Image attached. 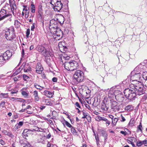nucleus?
<instances>
[{"mask_svg": "<svg viewBox=\"0 0 147 147\" xmlns=\"http://www.w3.org/2000/svg\"><path fill=\"white\" fill-rule=\"evenodd\" d=\"M141 82H137L135 84H131L129 86L130 88L134 90L136 94H137L139 95H140L145 93L143 86L141 85Z\"/></svg>", "mask_w": 147, "mask_h": 147, "instance_id": "obj_1", "label": "nucleus"}, {"mask_svg": "<svg viewBox=\"0 0 147 147\" xmlns=\"http://www.w3.org/2000/svg\"><path fill=\"white\" fill-rule=\"evenodd\" d=\"M79 63L74 61L69 62L66 61L64 63L65 68L68 71H74L78 69L79 68Z\"/></svg>", "mask_w": 147, "mask_h": 147, "instance_id": "obj_2", "label": "nucleus"}, {"mask_svg": "<svg viewBox=\"0 0 147 147\" xmlns=\"http://www.w3.org/2000/svg\"><path fill=\"white\" fill-rule=\"evenodd\" d=\"M5 36L8 41H12L15 38L16 34L15 30L13 28H10L5 31Z\"/></svg>", "mask_w": 147, "mask_h": 147, "instance_id": "obj_3", "label": "nucleus"}, {"mask_svg": "<svg viewBox=\"0 0 147 147\" xmlns=\"http://www.w3.org/2000/svg\"><path fill=\"white\" fill-rule=\"evenodd\" d=\"M125 97L130 100H132L136 97V94L134 90L131 88H126L124 90Z\"/></svg>", "mask_w": 147, "mask_h": 147, "instance_id": "obj_4", "label": "nucleus"}, {"mask_svg": "<svg viewBox=\"0 0 147 147\" xmlns=\"http://www.w3.org/2000/svg\"><path fill=\"white\" fill-rule=\"evenodd\" d=\"M12 16L10 13H7L6 9H1L0 11V21L3 20L11 22L12 21L11 18Z\"/></svg>", "mask_w": 147, "mask_h": 147, "instance_id": "obj_5", "label": "nucleus"}, {"mask_svg": "<svg viewBox=\"0 0 147 147\" xmlns=\"http://www.w3.org/2000/svg\"><path fill=\"white\" fill-rule=\"evenodd\" d=\"M74 77L78 82L80 83L84 80V73L82 71L77 70L75 71Z\"/></svg>", "mask_w": 147, "mask_h": 147, "instance_id": "obj_6", "label": "nucleus"}, {"mask_svg": "<svg viewBox=\"0 0 147 147\" xmlns=\"http://www.w3.org/2000/svg\"><path fill=\"white\" fill-rule=\"evenodd\" d=\"M12 56V53L10 50L6 51L3 55L0 56V62H3L7 60Z\"/></svg>", "mask_w": 147, "mask_h": 147, "instance_id": "obj_7", "label": "nucleus"}, {"mask_svg": "<svg viewBox=\"0 0 147 147\" xmlns=\"http://www.w3.org/2000/svg\"><path fill=\"white\" fill-rule=\"evenodd\" d=\"M55 32L53 36L55 40H59L62 37L63 35V32L60 29L56 28Z\"/></svg>", "mask_w": 147, "mask_h": 147, "instance_id": "obj_8", "label": "nucleus"}, {"mask_svg": "<svg viewBox=\"0 0 147 147\" xmlns=\"http://www.w3.org/2000/svg\"><path fill=\"white\" fill-rule=\"evenodd\" d=\"M111 108L115 111H118L120 109L117 102L113 100H111Z\"/></svg>", "mask_w": 147, "mask_h": 147, "instance_id": "obj_9", "label": "nucleus"}, {"mask_svg": "<svg viewBox=\"0 0 147 147\" xmlns=\"http://www.w3.org/2000/svg\"><path fill=\"white\" fill-rule=\"evenodd\" d=\"M33 130H35L34 129L32 130L28 129H24L22 134V136L24 138L26 139V138L32 134Z\"/></svg>", "mask_w": 147, "mask_h": 147, "instance_id": "obj_10", "label": "nucleus"}, {"mask_svg": "<svg viewBox=\"0 0 147 147\" xmlns=\"http://www.w3.org/2000/svg\"><path fill=\"white\" fill-rule=\"evenodd\" d=\"M58 27L57 21L54 19L50 20L49 28L51 30L52 29H56Z\"/></svg>", "mask_w": 147, "mask_h": 147, "instance_id": "obj_11", "label": "nucleus"}, {"mask_svg": "<svg viewBox=\"0 0 147 147\" xmlns=\"http://www.w3.org/2000/svg\"><path fill=\"white\" fill-rule=\"evenodd\" d=\"M54 6V9L55 11H59L62 8L63 5L60 1L57 2Z\"/></svg>", "mask_w": 147, "mask_h": 147, "instance_id": "obj_12", "label": "nucleus"}, {"mask_svg": "<svg viewBox=\"0 0 147 147\" xmlns=\"http://www.w3.org/2000/svg\"><path fill=\"white\" fill-rule=\"evenodd\" d=\"M45 53L44 54V56L45 57H49V56L53 57L54 56V53L51 48H47L45 52Z\"/></svg>", "mask_w": 147, "mask_h": 147, "instance_id": "obj_13", "label": "nucleus"}, {"mask_svg": "<svg viewBox=\"0 0 147 147\" xmlns=\"http://www.w3.org/2000/svg\"><path fill=\"white\" fill-rule=\"evenodd\" d=\"M36 72L39 74H41L43 69L41 64L39 62L37 63L36 65Z\"/></svg>", "mask_w": 147, "mask_h": 147, "instance_id": "obj_14", "label": "nucleus"}, {"mask_svg": "<svg viewBox=\"0 0 147 147\" xmlns=\"http://www.w3.org/2000/svg\"><path fill=\"white\" fill-rule=\"evenodd\" d=\"M22 95L25 98H27L29 96V92L27 91L26 88H23L20 90Z\"/></svg>", "mask_w": 147, "mask_h": 147, "instance_id": "obj_15", "label": "nucleus"}, {"mask_svg": "<svg viewBox=\"0 0 147 147\" xmlns=\"http://www.w3.org/2000/svg\"><path fill=\"white\" fill-rule=\"evenodd\" d=\"M9 3L11 6V9L14 15V9H16L17 6L15 3V1L14 0H9Z\"/></svg>", "mask_w": 147, "mask_h": 147, "instance_id": "obj_16", "label": "nucleus"}, {"mask_svg": "<svg viewBox=\"0 0 147 147\" xmlns=\"http://www.w3.org/2000/svg\"><path fill=\"white\" fill-rule=\"evenodd\" d=\"M53 101L50 99H47L46 97H43L42 98V102L43 104L46 105H52Z\"/></svg>", "mask_w": 147, "mask_h": 147, "instance_id": "obj_17", "label": "nucleus"}, {"mask_svg": "<svg viewBox=\"0 0 147 147\" xmlns=\"http://www.w3.org/2000/svg\"><path fill=\"white\" fill-rule=\"evenodd\" d=\"M115 98L119 102H122L125 98L123 94L121 93L115 95Z\"/></svg>", "mask_w": 147, "mask_h": 147, "instance_id": "obj_18", "label": "nucleus"}, {"mask_svg": "<svg viewBox=\"0 0 147 147\" xmlns=\"http://www.w3.org/2000/svg\"><path fill=\"white\" fill-rule=\"evenodd\" d=\"M141 74L140 73H136L135 74L131 76V78L134 81H138L137 82H139V80L141 78Z\"/></svg>", "mask_w": 147, "mask_h": 147, "instance_id": "obj_19", "label": "nucleus"}, {"mask_svg": "<svg viewBox=\"0 0 147 147\" xmlns=\"http://www.w3.org/2000/svg\"><path fill=\"white\" fill-rule=\"evenodd\" d=\"M33 95L34 98V100L35 102H38L39 100V97L38 96V92L35 90L33 92Z\"/></svg>", "mask_w": 147, "mask_h": 147, "instance_id": "obj_20", "label": "nucleus"}, {"mask_svg": "<svg viewBox=\"0 0 147 147\" xmlns=\"http://www.w3.org/2000/svg\"><path fill=\"white\" fill-rule=\"evenodd\" d=\"M109 108V106L106 104L104 102H102L101 105V109L103 111V112L107 111Z\"/></svg>", "mask_w": 147, "mask_h": 147, "instance_id": "obj_21", "label": "nucleus"}, {"mask_svg": "<svg viewBox=\"0 0 147 147\" xmlns=\"http://www.w3.org/2000/svg\"><path fill=\"white\" fill-rule=\"evenodd\" d=\"M29 9H23V11L22 13V16L25 15V18H27L29 16Z\"/></svg>", "mask_w": 147, "mask_h": 147, "instance_id": "obj_22", "label": "nucleus"}, {"mask_svg": "<svg viewBox=\"0 0 147 147\" xmlns=\"http://www.w3.org/2000/svg\"><path fill=\"white\" fill-rule=\"evenodd\" d=\"M127 140L129 143L131 144H134V142L136 141L137 139L136 138L134 137H131L128 138Z\"/></svg>", "mask_w": 147, "mask_h": 147, "instance_id": "obj_23", "label": "nucleus"}, {"mask_svg": "<svg viewBox=\"0 0 147 147\" xmlns=\"http://www.w3.org/2000/svg\"><path fill=\"white\" fill-rule=\"evenodd\" d=\"M102 136L104 138L105 141L107 138L108 134L106 131L104 129H101L100 131Z\"/></svg>", "mask_w": 147, "mask_h": 147, "instance_id": "obj_24", "label": "nucleus"}, {"mask_svg": "<svg viewBox=\"0 0 147 147\" xmlns=\"http://www.w3.org/2000/svg\"><path fill=\"white\" fill-rule=\"evenodd\" d=\"M43 93L45 96L49 98L52 97L53 95L52 92L47 90H45Z\"/></svg>", "mask_w": 147, "mask_h": 147, "instance_id": "obj_25", "label": "nucleus"}, {"mask_svg": "<svg viewBox=\"0 0 147 147\" xmlns=\"http://www.w3.org/2000/svg\"><path fill=\"white\" fill-rule=\"evenodd\" d=\"M35 49L37 51L40 53L45 49V47L42 45H38L36 46Z\"/></svg>", "mask_w": 147, "mask_h": 147, "instance_id": "obj_26", "label": "nucleus"}, {"mask_svg": "<svg viewBox=\"0 0 147 147\" xmlns=\"http://www.w3.org/2000/svg\"><path fill=\"white\" fill-rule=\"evenodd\" d=\"M143 129V127L142 125V124L141 122H140V123L139 125L137 127V130H136V131L137 132H140L141 133H142Z\"/></svg>", "mask_w": 147, "mask_h": 147, "instance_id": "obj_27", "label": "nucleus"}, {"mask_svg": "<svg viewBox=\"0 0 147 147\" xmlns=\"http://www.w3.org/2000/svg\"><path fill=\"white\" fill-rule=\"evenodd\" d=\"M115 95V94L114 90L113 89H111L109 92V93L108 94L109 97L110 98H111L113 97Z\"/></svg>", "mask_w": 147, "mask_h": 147, "instance_id": "obj_28", "label": "nucleus"}, {"mask_svg": "<svg viewBox=\"0 0 147 147\" xmlns=\"http://www.w3.org/2000/svg\"><path fill=\"white\" fill-rule=\"evenodd\" d=\"M71 133L74 135L78 136L79 134L78 132L76 130L75 128L73 127H72L71 128Z\"/></svg>", "mask_w": 147, "mask_h": 147, "instance_id": "obj_29", "label": "nucleus"}, {"mask_svg": "<svg viewBox=\"0 0 147 147\" xmlns=\"http://www.w3.org/2000/svg\"><path fill=\"white\" fill-rule=\"evenodd\" d=\"M133 107L131 105H127L125 108V110L127 111H130L133 110Z\"/></svg>", "mask_w": 147, "mask_h": 147, "instance_id": "obj_30", "label": "nucleus"}, {"mask_svg": "<svg viewBox=\"0 0 147 147\" xmlns=\"http://www.w3.org/2000/svg\"><path fill=\"white\" fill-rule=\"evenodd\" d=\"M57 23L59 22L60 24H63L64 21V18L63 17L61 16L59 17L57 19Z\"/></svg>", "mask_w": 147, "mask_h": 147, "instance_id": "obj_31", "label": "nucleus"}, {"mask_svg": "<svg viewBox=\"0 0 147 147\" xmlns=\"http://www.w3.org/2000/svg\"><path fill=\"white\" fill-rule=\"evenodd\" d=\"M37 17L40 21L44 22L43 13H38Z\"/></svg>", "mask_w": 147, "mask_h": 147, "instance_id": "obj_32", "label": "nucleus"}, {"mask_svg": "<svg viewBox=\"0 0 147 147\" xmlns=\"http://www.w3.org/2000/svg\"><path fill=\"white\" fill-rule=\"evenodd\" d=\"M34 87L37 89H39L40 90H42L43 88H44L43 87L40 86L38 85L37 83H35L34 84Z\"/></svg>", "mask_w": 147, "mask_h": 147, "instance_id": "obj_33", "label": "nucleus"}, {"mask_svg": "<svg viewBox=\"0 0 147 147\" xmlns=\"http://www.w3.org/2000/svg\"><path fill=\"white\" fill-rule=\"evenodd\" d=\"M38 13H43V10L41 4H39L38 6Z\"/></svg>", "mask_w": 147, "mask_h": 147, "instance_id": "obj_34", "label": "nucleus"}, {"mask_svg": "<svg viewBox=\"0 0 147 147\" xmlns=\"http://www.w3.org/2000/svg\"><path fill=\"white\" fill-rule=\"evenodd\" d=\"M126 130L128 131V132H126V131H120V133L123 134L124 136H126L127 134H131V132L128 130V129H125Z\"/></svg>", "mask_w": 147, "mask_h": 147, "instance_id": "obj_35", "label": "nucleus"}, {"mask_svg": "<svg viewBox=\"0 0 147 147\" xmlns=\"http://www.w3.org/2000/svg\"><path fill=\"white\" fill-rule=\"evenodd\" d=\"M102 121H104L106 122L105 124L107 126H109L110 124V122L108 119L107 118H105L104 117H103V119H102Z\"/></svg>", "mask_w": 147, "mask_h": 147, "instance_id": "obj_36", "label": "nucleus"}, {"mask_svg": "<svg viewBox=\"0 0 147 147\" xmlns=\"http://www.w3.org/2000/svg\"><path fill=\"white\" fill-rule=\"evenodd\" d=\"M32 69L30 67L28 66V67H26V66L24 69V72H28L31 71Z\"/></svg>", "mask_w": 147, "mask_h": 147, "instance_id": "obj_37", "label": "nucleus"}, {"mask_svg": "<svg viewBox=\"0 0 147 147\" xmlns=\"http://www.w3.org/2000/svg\"><path fill=\"white\" fill-rule=\"evenodd\" d=\"M64 121L65 122V124L63 123L64 126L65 125L67 126V127L69 128H71L72 127V125L67 121L64 120Z\"/></svg>", "mask_w": 147, "mask_h": 147, "instance_id": "obj_38", "label": "nucleus"}, {"mask_svg": "<svg viewBox=\"0 0 147 147\" xmlns=\"http://www.w3.org/2000/svg\"><path fill=\"white\" fill-rule=\"evenodd\" d=\"M118 120L117 118H115L112 120V124L114 125H115Z\"/></svg>", "mask_w": 147, "mask_h": 147, "instance_id": "obj_39", "label": "nucleus"}, {"mask_svg": "<svg viewBox=\"0 0 147 147\" xmlns=\"http://www.w3.org/2000/svg\"><path fill=\"white\" fill-rule=\"evenodd\" d=\"M0 96L1 98H7L8 97V93H1L0 94Z\"/></svg>", "mask_w": 147, "mask_h": 147, "instance_id": "obj_40", "label": "nucleus"}, {"mask_svg": "<svg viewBox=\"0 0 147 147\" xmlns=\"http://www.w3.org/2000/svg\"><path fill=\"white\" fill-rule=\"evenodd\" d=\"M31 12L33 13H35V7L33 3L31 4Z\"/></svg>", "mask_w": 147, "mask_h": 147, "instance_id": "obj_41", "label": "nucleus"}, {"mask_svg": "<svg viewBox=\"0 0 147 147\" xmlns=\"http://www.w3.org/2000/svg\"><path fill=\"white\" fill-rule=\"evenodd\" d=\"M142 77L144 80H147V72H144L142 74Z\"/></svg>", "mask_w": 147, "mask_h": 147, "instance_id": "obj_42", "label": "nucleus"}, {"mask_svg": "<svg viewBox=\"0 0 147 147\" xmlns=\"http://www.w3.org/2000/svg\"><path fill=\"white\" fill-rule=\"evenodd\" d=\"M103 117H101L100 116H98L96 117L95 120L96 121L99 122L101 121H102Z\"/></svg>", "mask_w": 147, "mask_h": 147, "instance_id": "obj_43", "label": "nucleus"}, {"mask_svg": "<svg viewBox=\"0 0 147 147\" xmlns=\"http://www.w3.org/2000/svg\"><path fill=\"white\" fill-rule=\"evenodd\" d=\"M61 60H62V58H63V59L66 60L69 59V57L68 56H67L65 54H64L63 55H62V56L61 57Z\"/></svg>", "mask_w": 147, "mask_h": 147, "instance_id": "obj_44", "label": "nucleus"}, {"mask_svg": "<svg viewBox=\"0 0 147 147\" xmlns=\"http://www.w3.org/2000/svg\"><path fill=\"white\" fill-rule=\"evenodd\" d=\"M143 145L142 142V141L138 140L137 141L136 143V146L138 147H140Z\"/></svg>", "mask_w": 147, "mask_h": 147, "instance_id": "obj_45", "label": "nucleus"}, {"mask_svg": "<svg viewBox=\"0 0 147 147\" xmlns=\"http://www.w3.org/2000/svg\"><path fill=\"white\" fill-rule=\"evenodd\" d=\"M10 91H11V93L12 94H17L18 92V90L13 89H12Z\"/></svg>", "mask_w": 147, "mask_h": 147, "instance_id": "obj_46", "label": "nucleus"}, {"mask_svg": "<svg viewBox=\"0 0 147 147\" xmlns=\"http://www.w3.org/2000/svg\"><path fill=\"white\" fill-rule=\"evenodd\" d=\"M23 77L24 80L25 81H27V79L29 78V76L25 74L23 75Z\"/></svg>", "mask_w": 147, "mask_h": 147, "instance_id": "obj_47", "label": "nucleus"}, {"mask_svg": "<svg viewBox=\"0 0 147 147\" xmlns=\"http://www.w3.org/2000/svg\"><path fill=\"white\" fill-rule=\"evenodd\" d=\"M83 116L82 117V119L85 118L88 116L87 115V113L84 111H82Z\"/></svg>", "mask_w": 147, "mask_h": 147, "instance_id": "obj_48", "label": "nucleus"}, {"mask_svg": "<svg viewBox=\"0 0 147 147\" xmlns=\"http://www.w3.org/2000/svg\"><path fill=\"white\" fill-rule=\"evenodd\" d=\"M58 1L57 0H51L50 3L54 6L56 3H57V2Z\"/></svg>", "mask_w": 147, "mask_h": 147, "instance_id": "obj_49", "label": "nucleus"}, {"mask_svg": "<svg viewBox=\"0 0 147 147\" xmlns=\"http://www.w3.org/2000/svg\"><path fill=\"white\" fill-rule=\"evenodd\" d=\"M30 29H27L26 32V37L27 38H28L29 36V35L30 34Z\"/></svg>", "mask_w": 147, "mask_h": 147, "instance_id": "obj_50", "label": "nucleus"}, {"mask_svg": "<svg viewBox=\"0 0 147 147\" xmlns=\"http://www.w3.org/2000/svg\"><path fill=\"white\" fill-rule=\"evenodd\" d=\"M75 107H77L80 109H81V107L80 106L79 103L78 102H76L74 104Z\"/></svg>", "mask_w": 147, "mask_h": 147, "instance_id": "obj_51", "label": "nucleus"}, {"mask_svg": "<svg viewBox=\"0 0 147 147\" xmlns=\"http://www.w3.org/2000/svg\"><path fill=\"white\" fill-rule=\"evenodd\" d=\"M20 72L19 69H17L12 75V76H15L18 75Z\"/></svg>", "mask_w": 147, "mask_h": 147, "instance_id": "obj_52", "label": "nucleus"}, {"mask_svg": "<svg viewBox=\"0 0 147 147\" xmlns=\"http://www.w3.org/2000/svg\"><path fill=\"white\" fill-rule=\"evenodd\" d=\"M28 100H25L22 98H19L18 101L19 102H26V101Z\"/></svg>", "mask_w": 147, "mask_h": 147, "instance_id": "obj_53", "label": "nucleus"}, {"mask_svg": "<svg viewBox=\"0 0 147 147\" xmlns=\"http://www.w3.org/2000/svg\"><path fill=\"white\" fill-rule=\"evenodd\" d=\"M20 127L17 123L13 129L16 130L18 129L19 128H20Z\"/></svg>", "mask_w": 147, "mask_h": 147, "instance_id": "obj_54", "label": "nucleus"}, {"mask_svg": "<svg viewBox=\"0 0 147 147\" xmlns=\"http://www.w3.org/2000/svg\"><path fill=\"white\" fill-rule=\"evenodd\" d=\"M85 118L86 119L88 122H91V117L89 115H88Z\"/></svg>", "mask_w": 147, "mask_h": 147, "instance_id": "obj_55", "label": "nucleus"}, {"mask_svg": "<svg viewBox=\"0 0 147 147\" xmlns=\"http://www.w3.org/2000/svg\"><path fill=\"white\" fill-rule=\"evenodd\" d=\"M94 135L95 136V139H96V141L97 143V144L98 143V141H99V138L98 137V135H96L95 133H94Z\"/></svg>", "mask_w": 147, "mask_h": 147, "instance_id": "obj_56", "label": "nucleus"}, {"mask_svg": "<svg viewBox=\"0 0 147 147\" xmlns=\"http://www.w3.org/2000/svg\"><path fill=\"white\" fill-rule=\"evenodd\" d=\"M5 102L4 101L1 102L0 103V106L3 108L5 107Z\"/></svg>", "mask_w": 147, "mask_h": 147, "instance_id": "obj_57", "label": "nucleus"}, {"mask_svg": "<svg viewBox=\"0 0 147 147\" xmlns=\"http://www.w3.org/2000/svg\"><path fill=\"white\" fill-rule=\"evenodd\" d=\"M26 112L28 114H32L33 112V111H32V109L31 110H27L26 111Z\"/></svg>", "mask_w": 147, "mask_h": 147, "instance_id": "obj_58", "label": "nucleus"}, {"mask_svg": "<svg viewBox=\"0 0 147 147\" xmlns=\"http://www.w3.org/2000/svg\"><path fill=\"white\" fill-rule=\"evenodd\" d=\"M46 49H46L45 47V49L44 50H43L42 51H41L40 52V53H41L42 55H43L44 56V54H45V52Z\"/></svg>", "mask_w": 147, "mask_h": 147, "instance_id": "obj_59", "label": "nucleus"}, {"mask_svg": "<svg viewBox=\"0 0 147 147\" xmlns=\"http://www.w3.org/2000/svg\"><path fill=\"white\" fill-rule=\"evenodd\" d=\"M19 126L21 127L23 124V121H20L19 123H17Z\"/></svg>", "mask_w": 147, "mask_h": 147, "instance_id": "obj_60", "label": "nucleus"}, {"mask_svg": "<svg viewBox=\"0 0 147 147\" xmlns=\"http://www.w3.org/2000/svg\"><path fill=\"white\" fill-rule=\"evenodd\" d=\"M26 110L28 109H30V110H31L32 109V107L30 105H28L27 106L25 109Z\"/></svg>", "mask_w": 147, "mask_h": 147, "instance_id": "obj_61", "label": "nucleus"}, {"mask_svg": "<svg viewBox=\"0 0 147 147\" xmlns=\"http://www.w3.org/2000/svg\"><path fill=\"white\" fill-rule=\"evenodd\" d=\"M85 107L86 108L88 109L89 110H90L91 108H90V105L87 104H86L85 105Z\"/></svg>", "mask_w": 147, "mask_h": 147, "instance_id": "obj_62", "label": "nucleus"}, {"mask_svg": "<svg viewBox=\"0 0 147 147\" xmlns=\"http://www.w3.org/2000/svg\"><path fill=\"white\" fill-rule=\"evenodd\" d=\"M0 143L3 145L5 144V142L2 139H0Z\"/></svg>", "mask_w": 147, "mask_h": 147, "instance_id": "obj_63", "label": "nucleus"}, {"mask_svg": "<svg viewBox=\"0 0 147 147\" xmlns=\"http://www.w3.org/2000/svg\"><path fill=\"white\" fill-rule=\"evenodd\" d=\"M121 119H122V120H121V122H124V121H125L126 120L125 119L123 116V115H122V114L121 115Z\"/></svg>", "mask_w": 147, "mask_h": 147, "instance_id": "obj_64", "label": "nucleus"}]
</instances>
